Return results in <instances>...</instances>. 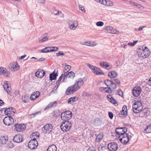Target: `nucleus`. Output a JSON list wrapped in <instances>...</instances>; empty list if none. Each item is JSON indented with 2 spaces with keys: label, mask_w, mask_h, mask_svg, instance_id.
Instances as JSON below:
<instances>
[{
  "label": "nucleus",
  "mask_w": 151,
  "mask_h": 151,
  "mask_svg": "<svg viewBox=\"0 0 151 151\" xmlns=\"http://www.w3.org/2000/svg\"><path fill=\"white\" fill-rule=\"evenodd\" d=\"M83 82L82 79L79 78L76 81L75 83L68 87L65 91V93L67 95H69L79 90L81 87L83 85Z\"/></svg>",
  "instance_id": "nucleus-1"
},
{
  "label": "nucleus",
  "mask_w": 151,
  "mask_h": 151,
  "mask_svg": "<svg viewBox=\"0 0 151 151\" xmlns=\"http://www.w3.org/2000/svg\"><path fill=\"white\" fill-rule=\"evenodd\" d=\"M141 102L139 101L134 102L132 106L133 111L135 113H139L142 109Z\"/></svg>",
  "instance_id": "nucleus-2"
},
{
  "label": "nucleus",
  "mask_w": 151,
  "mask_h": 151,
  "mask_svg": "<svg viewBox=\"0 0 151 151\" xmlns=\"http://www.w3.org/2000/svg\"><path fill=\"white\" fill-rule=\"evenodd\" d=\"M71 126V124L70 122L69 121H65L62 122L60 128L63 132H67L70 129Z\"/></svg>",
  "instance_id": "nucleus-3"
},
{
  "label": "nucleus",
  "mask_w": 151,
  "mask_h": 151,
  "mask_svg": "<svg viewBox=\"0 0 151 151\" xmlns=\"http://www.w3.org/2000/svg\"><path fill=\"white\" fill-rule=\"evenodd\" d=\"M139 49L138 50L137 52V54L140 58H146L148 57L150 55V51L145 50Z\"/></svg>",
  "instance_id": "nucleus-4"
},
{
  "label": "nucleus",
  "mask_w": 151,
  "mask_h": 151,
  "mask_svg": "<svg viewBox=\"0 0 151 151\" xmlns=\"http://www.w3.org/2000/svg\"><path fill=\"white\" fill-rule=\"evenodd\" d=\"M72 113L71 111H67L64 112L61 114V118L63 121H68L71 117Z\"/></svg>",
  "instance_id": "nucleus-5"
},
{
  "label": "nucleus",
  "mask_w": 151,
  "mask_h": 151,
  "mask_svg": "<svg viewBox=\"0 0 151 151\" xmlns=\"http://www.w3.org/2000/svg\"><path fill=\"white\" fill-rule=\"evenodd\" d=\"M3 122L4 124L8 126H10L13 124L14 120L13 118L10 116H6L3 119Z\"/></svg>",
  "instance_id": "nucleus-6"
},
{
  "label": "nucleus",
  "mask_w": 151,
  "mask_h": 151,
  "mask_svg": "<svg viewBox=\"0 0 151 151\" xmlns=\"http://www.w3.org/2000/svg\"><path fill=\"white\" fill-rule=\"evenodd\" d=\"M15 129L17 132H21L24 131L26 128L25 124H23L17 123L14 125Z\"/></svg>",
  "instance_id": "nucleus-7"
},
{
  "label": "nucleus",
  "mask_w": 151,
  "mask_h": 151,
  "mask_svg": "<svg viewBox=\"0 0 151 151\" xmlns=\"http://www.w3.org/2000/svg\"><path fill=\"white\" fill-rule=\"evenodd\" d=\"M127 128L126 127H117L116 128L115 131L117 135H120V136L126 134L127 132Z\"/></svg>",
  "instance_id": "nucleus-8"
},
{
  "label": "nucleus",
  "mask_w": 151,
  "mask_h": 151,
  "mask_svg": "<svg viewBox=\"0 0 151 151\" xmlns=\"http://www.w3.org/2000/svg\"><path fill=\"white\" fill-rule=\"evenodd\" d=\"M121 136H120V137ZM121 137L119 138V141L124 145H126L129 142V139L127 134H124L121 136Z\"/></svg>",
  "instance_id": "nucleus-9"
},
{
  "label": "nucleus",
  "mask_w": 151,
  "mask_h": 151,
  "mask_svg": "<svg viewBox=\"0 0 151 151\" xmlns=\"http://www.w3.org/2000/svg\"><path fill=\"white\" fill-rule=\"evenodd\" d=\"M58 49V48L56 47H47L42 50L41 52L44 53L51 52L57 51Z\"/></svg>",
  "instance_id": "nucleus-10"
},
{
  "label": "nucleus",
  "mask_w": 151,
  "mask_h": 151,
  "mask_svg": "<svg viewBox=\"0 0 151 151\" xmlns=\"http://www.w3.org/2000/svg\"><path fill=\"white\" fill-rule=\"evenodd\" d=\"M52 126L50 124H47L45 125L42 129L43 132L46 133H50L52 131Z\"/></svg>",
  "instance_id": "nucleus-11"
},
{
  "label": "nucleus",
  "mask_w": 151,
  "mask_h": 151,
  "mask_svg": "<svg viewBox=\"0 0 151 151\" xmlns=\"http://www.w3.org/2000/svg\"><path fill=\"white\" fill-rule=\"evenodd\" d=\"M69 28L71 29L75 30L78 26L77 21L75 20H71L68 22Z\"/></svg>",
  "instance_id": "nucleus-12"
},
{
  "label": "nucleus",
  "mask_w": 151,
  "mask_h": 151,
  "mask_svg": "<svg viewBox=\"0 0 151 151\" xmlns=\"http://www.w3.org/2000/svg\"><path fill=\"white\" fill-rule=\"evenodd\" d=\"M118 148V145L116 142H111L108 145V148L110 151H116Z\"/></svg>",
  "instance_id": "nucleus-13"
},
{
  "label": "nucleus",
  "mask_w": 151,
  "mask_h": 151,
  "mask_svg": "<svg viewBox=\"0 0 151 151\" xmlns=\"http://www.w3.org/2000/svg\"><path fill=\"white\" fill-rule=\"evenodd\" d=\"M142 89L139 86L135 87L134 88L132 91V93L135 97L138 96L141 92Z\"/></svg>",
  "instance_id": "nucleus-14"
},
{
  "label": "nucleus",
  "mask_w": 151,
  "mask_h": 151,
  "mask_svg": "<svg viewBox=\"0 0 151 151\" xmlns=\"http://www.w3.org/2000/svg\"><path fill=\"white\" fill-rule=\"evenodd\" d=\"M127 108L126 105H124L122 108V110L120 111L119 114L120 117H125L127 114Z\"/></svg>",
  "instance_id": "nucleus-15"
},
{
  "label": "nucleus",
  "mask_w": 151,
  "mask_h": 151,
  "mask_svg": "<svg viewBox=\"0 0 151 151\" xmlns=\"http://www.w3.org/2000/svg\"><path fill=\"white\" fill-rule=\"evenodd\" d=\"M15 110L13 108L10 107L6 109L4 111V114L8 116H12L13 114L12 113H14Z\"/></svg>",
  "instance_id": "nucleus-16"
},
{
  "label": "nucleus",
  "mask_w": 151,
  "mask_h": 151,
  "mask_svg": "<svg viewBox=\"0 0 151 151\" xmlns=\"http://www.w3.org/2000/svg\"><path fill=\"white\" fill-rule=\"evenodd\" d=\"M13 141L15 142L19 143L22 141V135L18 134L15 136L13 139Z\"/></svg>",
  "instance_id": "nucleus-17"
},
{
  "label": "nucleus",
  "mask_w": 151,
  "mask_h": 151,
  "mask_svg": "<svg viewBox=\"0 0 151 151\" xmlns=\"http://www.w3.org/2000/svg\"><path fill=\"white\" fill-rule=\"evenodd\" d=\"M45 72L42 70L40 69L35 73L36 77L39 78H42L45 75Z\"/></svg>",
  "instance_id": "nucleus-18"
},
{
  "label": "nucleus",
  "mask_w": 151,
  "mask_h": 151,
  "mask_svg": "<svg viewBox=\"0 0 151 151\" xmlns=\"http://www.w3.org/2000/svg\"><path fill=\"white\" fill-rule=\"evenodd\" d=\"M40 93L39 91H36L34 92L31 95L30 99L31 101H34L40 95Z\"/></svg>",
  "instance_id": "nucleus-19"
},
{
  "label": "nucleus",
  "mask_w": 151,
  "mask_h": 151,
  "mask_svg": "<svg viewBox=\"0 0 151 151\" xmlns=\"http://www.w3.org/2000/svg\"><path fill=\"white\" fill-rule=\"evenodd\" d=\"M0 73L6 76H8L9 75V73L7 70L5 68L1 67H0Z\"/></svg>",
  "instance_id": "nucleus-20"
},
{
  "label": "nucleus",
  "mask_w": 151,
  "mask_h": 151,
  "mask_svg": "<svg viewBox=\"0 0 151 151\" xmlns=\"http://www.w3.org/2000/svg\"><path fill=\"white\" fill-rule=\"evenodd\" d=\"M35 142H33V140H30L28 143V147L31 150L33 149L36 148L38 145V143H37L35 145Z\"/></svg>",
  "instance_id": "nucleus-21"
},
{
  "label": "nucleus",
  "mask_w": 151,
  "mask_h": 151,
  "mask_svg": "<svg viewBox=\"0 0 151 151\" xmlns=\"http://www.w3.org/2000/svg\"><path fill=\"white\" fill-rule=\"evenodd\" d=\"M4 87L5 90L8 94H9L11 91V87H9L7 81H5L4 85Z\"/></svg>",
  "instance_id": "nucleus-22"
},
{
  "label": "nucleus",
  "mask_w": 151,
  "mask_h": 151,
  "mask_svg": "<svg viewBox=\"0 0 151 151\" xmlns=\"http://www.w3.org/2000/svg\"><path fill=\"white\" fill-rule=\"evenodd\" d=\"M117 75V73L115 71H112L109 72L108 73V76L112 78H115Z\"/></svg>",
  "instance_id": "nucleus-23"
},
{
  "label": "nucleus",
  "mask_w": 151,
  "mask_h": 151,
  "mask_svg": "<svg viewBox=\"0 0 151 151\" xmlns=\"http://www.w3.org/2000/svg\"><path fill=\"white\" fill-rule=\"evenodd\" d=\"M48 34L47 33H45L43 35V37L42 39L39 40L40 42H42L47 41L48 39V37H47Z\"/></svg>",
  "instance_id": "nucleus-24"
},
{
  "label": "nucleus",
  "mask_w": 151,
  "mask_h": 151,
  "mask_svg": "<svg viewBox=\"0 0 151 151\" xmlns=\"http://www.w3.org/2000/svg\"><path fill=\"white\" fill-rule=\"evenodd\" d=\"M93 72L97 75H104V73L102 72L101 70L96 67Z\"/></svg>",
  "instance_id": "nucleus-25"
},
{
  "label": "nucleus",
  "mask_w": 151,
  "mask_h": 151,
  "mask_svg": "<svg viewBox=\"0 0 151 151\" xmlns=\"http://www.w3.org/2000/svg\"><path fill=\"white\" fill-rule=\"evenodd\" d=\"M57 104V102L56 101H55L54 102L50 103L45 107L44 110H46L49 108H51L52 107H53L54 106H55Z\"/></svg>",
  "instance_id": "nucleus-26"
},
{
  "label": "nucleus",
  "mask_w": 151,
  "mask_h": 151,
  "mask_svg": "<svg viewBox=\"0 0 151 151\" xmlns=\"http://www.w3.org/2000/svg\"><path fill=\"white\" fill-rule=\"evenodd\" d=\"M103 4L107 6H111L113 5V3L111 1L108 0H104Z\"/></svg>",
  "instance_id": "nucleus-27"
},
{
  "label": "nucleus",
  "mask_w": 151,
  "mask_h": 151,
  "mask_svg": "<svg viewBox=\"0 0 151 151\" xmlns=\"http://www.w3.org/2000/svg\"><path fill=\"white\" fill-rule=\"evenodd\" d=\"M66 75L68 76V78L73 79L75 76V74L72 71L68 72L66 73Z\"/></svg>",
  "instance_id": "nucleus-28"
},
{
  "label": "nucleus",
  "mask_w": 151,
  "mask_h": 151,
  "mask_svg": "<svg viewBox=\"0 0 151 151\" xmlns=\"http://www.w3.org/2000/svg\"><path fill=\"white\" fill-rule=\"evenodd\" d=\"M77 100L78 98L77 97H73L70 98L68 100V104H72Z\"/></svg>",
  "instance_id": "nucleus-29"
},
{
  "label": "nucleus",
  "mask_w": 151,
  "mask_h": 151,
  "mask_svg": "<svg viewBox=\"0 0 151 151\" xmlns=\"http://www.w3.org/2000/svg\"><path fill=\"white\" fill-rule=\"evenodd\" d=\"M82 44L83 45H87L89 46H93L96 45V43L93 42H83Z\"/></svg>",
  "instance_id": "nucleus-30"
},
{
  "label": "nucleus",
  "mask_w": 151,
  "mask_h": 151,
  "mask_svg": "<svg viewBox=\"0 0 151 151\" xmlns=\"http://www.w3.org/2000/svg\"><path fill=\"white\" fill-rule=\"evenodd\" d=\"M58 75L56 73H55L54 72L50 74L49 76L50 80L52 81V80H55Z\"/></svg>",
  "instance_id": "nucleus-31"
},
{
  "label": "nucleus",
  "mask_w": 151,
  "mask_h": 151,
  "mask_svg": "<svg viewBox=\"0 0 151 151\" xmlns=\"http://www.w3.org/2000/svg\"><path fill=\"white\" fill-rule=\"evenodd\" d=\"M57 147L55 145H52L49 146L47 150V151H56Z\"/></svg>",
  "instance_id": "nucleus-32"
},
{
  "label": "nucleus",
  "mask_w": 151,
  "mask_h": 151,
  "mask_svg": "<svg viewBox=\"0 0 151 151\" xmlns=\"http://www.w3.org/2000/svg\"><path fill=\"white\" fill-rule=\"evenodd\" d=\"M0 140L2 144H5L8 140V137L6 136L2 137H1Z\"/></svg>",
  "instance_id": "nucleus-33"
},
{
  "label": "nucleus",
  "mask_w": 151,
  "mask_h": 151,
  "mask_svg": "<svg viewBox=\"0 0 151 151\" xmlns=\"http://www.w3.org/2000/svg\"><path fill=\"white\" fill-rule=\"evenodd\" d=\"M71 68V67L70 65H67L66 64H65V67L63 70V72L64 73H66L68 72V71H69Z\"/></svg>",
  "instance_id": "nucleus-34"
},
{
  "label": "nucleus",
  "mask_w": 151,
  "mask_h": 151,
  "mask_svg": "<svg viewBox=\"0 0 151 151\" xmlns=\"http://www.w3.org/2000/svg\"><path fill=\"white\" fill-rule=\"evenodd\" d=\"M144 132L145 133H151V124L147 126L146 128L145 129Z\"/></svg>",
  "instance_id": "nucleus-35"
},
{
  "label": "nucleus",
  "mask_w": 151,
  "mask_h": 151,
  "mask_svg": "<svg viewBox=\"0 0 151 151\" xmlns=\"http://www.w3.org/2000/svg\"><path fill=\"white\" fill-rule=\"evenodd\" d=\"M66 74V73H64L61 75V76H63V78L62 82H66L68 81V80L69 78L68 76Z\"/></svg>",
  "instance_id": "nucleus-36"
},
{
  "label": "nucleus",
  "mask_w": 151,
  "mask_h": 151,
  "mask_svg": "<svg viewBox=\"0 0 151 151\" xmlns=\"http://www.w3.org/2000/svg\"><path fill=\"white\" fill-rule=\"evenodd\" d=\"M103 137V134H98L96 139V141L97 142H100Z\"/></svg>",
  "instance_id": "nucleus-37"
},
{
  "label": "nucleus",
  "mask_w": 151,
  "mask_h": 151,
  "mask_svg": "<svg viewBox=\"0 0 151 151\" xmlns=\"http://www.w3.org/2000/svg\"><path fill=\"white\" fill-rule=\"evenodd\" d=\"M113 81L110 80H107L104 81L105 84L108 87L111 86Z\"/></svg>",
  "instance_id": "nucleus-38"
},
{
  "label": "nucleus",
  "mask_w": 151,
  "mask_h": 151,
  "mask_svg": "<svg viewBox=\"0 0 151 151\" xmlns=\"http://www.w3.org/2000/svg\"><path fill=\"white\" fill-rule=\"evenodd\" d=\"M30 137L31 138L33 137L37 139L39 137V133L37 132L32 133V134L31 135Z\"/></svg>",
  "instance_id": "nucleus-39"
},
{
  "label": "nucleus",
  "mask_w": 151,
  "mask_h": 151,
  "mask_svg": "<svg viewBox=\"0 0 151 151\" xmlns=\"http://www.w3.org/2000/svg\"><path fill=\"white\" fill-rule=\"evenodd\" d=\"M86 65H87L89 67V69L91 70L92 72H93L94 71L96 67L92 65H91L89 63L87 64Z\"/></svg>",
  "instance_id": "nucleus-40"
},
{
  "label": "nucleus",
  "mask_w": 151,
  "mask_h": 151,
  "mask_svg": "<svg viewBox=\"0 0 151 151\" xmlns=\"http://www.w3.org/2000/svg\"><path fill=\"white\" fill-rule=\"evenodd\" d=\"M109 101L112 103L114 104L116 106H117L118 105V104L116 101L113 98H111V99Z\"/></svg>",
  "instance_id": "nucleus-41"
},
{
  "label": "nucleus",
  "mask_w": 151,
  "mask_h": 151,
  "mask_svg": "<svg viewBox=\"0 0 151 151\" xmlns=\"http://www.w3.org/2000/svg\"><path fill=\"white\" fill-rule=\"evenodd\" d=\"M143 113L145 115H147L150 114V112L147 109H146L143 110Z\"/></svg>",
  "instance_id": "nucleus-42"
},
{
  "label": "nucleus",
  "mask_w": 151,
  "mask_h": 151,
  "mask_svg": "<svg viewBox=\"0 0 151 151\" xmlns=\"http://www.w3.org/2000/svg\"><path fill=\"white\" fill-rule=\"evenodd\" d=\"M111 87L112 89H116V85L115 83L113 82L111 85Z\"/></svg>",
  "instance_id": "nucleus-43"
},
{
  "label": "nucleus",
  "mask_w": 151,
  "mask_h": 151,
  "mask_svg": "<svg viewBox=\"0 0 151 151\" xmlns=\"http://www.w3.org/2000/svg\"><path fill=\"white\" fill-rule=\"evenodd\" d=\"M79 10H81L83 12L85 13L86 10L85 9L84 7L82 5H79Z\"/></svg>",
  "instance_id": "nucleus-44"
},
{
  "label": "nucleus",
  "mask_w": 151,
  "mask_h": 151,
  "mask_svg": "<svg viewBox=\"0 0 151 151\" xmlns=\"http://www.w3.org/2000/svg\"><path fill=\"white\" fill-rule=\"evenodd\" d=\"M104 23L102 22H98L96 23V25L98 26H102L104 25Z\"/></svg>",
  "instance_id": "nucleus-45"
},
{
  "label": "nucleus",
  "mask_w": 151,
  "mask_h": 151,
  "mask_svg": "<svg viewBox=\"0 0 151 151\" xmlns=\"http://www.w3.org/2000/svg\"><path fill=\"white\" fill-rule=\"evenodd\" d=\"M87 151H96V149L94 147H90L88 149Z\"/></svg>",
  "instance_id": "nucleus-46"
},
{
  "label": "nucleus",
  "mask_w": 151,
  "mask_h": 151,
  "mask_svg": "<svg viewBox=\"0 0 151 151\" xmlns=\"http://www.w3.org/2000/svg\"><path fill=\"white\" fill-rule=\"evenodd\" d=\"M56 55L57 56H63L64 55V54L63 52L61 51L57 53Z\"/></svg>",
  "instance_id": "nucleus-47"
},
{
  "label": "nucleus",
  "mask_w": 151,
  "mask_h": 151,
  "mask_svg": "<svg viewBox=\"0 0 151 151\" xmlns=\"http://www.w3.org/2000/svg\"><path fill=\"white\" fill-rule=\"evenodd\" d=\"M105 149V147L104 146H102L100 145L98 147L99 150V151H102L104 150Z\"/></svg>",
  "instance_id": "nucleus-48"
},
{
  "label": "nucleus",
  "mask_w": 151,
  "mask_h": 151,
  "mask_svg": "<svg viewBox=\"0 0 151 151\" xmlns=\"http://www.w3.org/2000/svg\"><path fill=\"white\" fill-rule=\"evenodd\" d=\"M108 89L105 91L106 92L108 93H111L112 92V90L111 89V86L108 87Z\"/></svg>",
  "instance_id": "nucleus-49"
},
{
  "label": "nucleus",
  "mask_w": 151,
  "mask_h": 151,
  "mask_svg": "<svg viewBox=\"0 0 151 151\" xmlns=\"http://www.w3.org/2000/svg\"><path fill=\"white\" fill-rule=\"evenodd\" d=\"M109 116L111 119H112L113 117V114L111 112H109L108 113Z\"/></svg>",
  "instance_id": "nucleus-50"
},
{
  "label": "nucleus",
  "mask_w": 151,
  "mask_h": 151,
  "mask_svg": "<svg viewBox=\"0 0 151 151\" xmlns=\"http://www.w3.org/2000/svg\"><path fill=\"white\" fill-rule=\"evenodd\" d=\"M8 147L10 148H13L14 147V146L12 143H9L8 145Z\"/></svg>",
  "instance_id": "nucleus-51"
},
{
  "label": "nucleus",
  "mask_w": 151,
  "mask_h": 151,
  "mask_svg": "<svg viewBox=\"0 0 151 151\" xmlns=\"http://www.w3.org/2000/svg\"><path fill=\"white\" fill-rule=\"evenodd\" d=\"M113 80V81H115L117 84L118 85H119L120 84V81L119 79H114Z\"/></svg>",
  "instance_id": "nucleus-52"
},
{
  "label": "nucleus",
  "mask_w": 151,
  "mask_h": 151,
  "mask_svg": "<svg viewBox=\"0 0 151 151\" xmlns=\"http://www.w3.org/2000/svg\"><path fill=\"white\" fill-rule=\"evenodd\" d=\"M106 63V62H101L100 63V65L103 68H104V67L105 66V65Z\"/></svg>",
  "instance_id": "nucleus-53"
},
{
  "label": "nucleus",
  "mask_w": 151,
  "mask_h": 151,
  "mask_svg": "<svg viewBox=\"0 0 151 151\" xmlns=\"http://www.w3.org/2000/svg\"><path fill=\"white\" fill-rule=\"evenodd\" d=\"M31 139L30 140H33V142H35V145H36V143H38L37 142L36 140V139L34 138H31Z\"/></svg>",
  "instance_id": "nucleus-54"
},
{
  "label": "nucleus",
  "mask_w": 151,
  "mask_h": 151,
  "mask_svg": "<svg viewBox=\"0 0 151 151\" xmlns=\"http://www.w3.org/2000/svg\"><path fill=\"white\" fill-rule=\"evenodd\" d=\"M19 91L17 89L14 92V94L15 96H17L19 95Z\"/></svg>",
  "instance_id": "nucleus-55"
},
{
  "label": "nucleus",
  "mask_w": 151,
  "mask_h": 151,
  "mask_svg": "<svg viewBox=\"0 0 151 151\" xmlns=\"http://www.w3.org/2000/svg\"><path fill=\"white\" fill-rule=\"evenodd\" d=\"M113 97L110 94H109L107 96V99L109 101L111 99V98Z\"/></svg>",
  "instance_id": "nucleus-56"
},
{
  "label": "nucleus",
  "mask_w": 151,
  "mask_h": 151,
  "mask_svg": "<svg viewBox=\"0 0 151 151\" xmlns=\"http://www.w3.org/2000/svg\"><path fill=\"white\" fill-rule=\"evenodd\" d=\"M59 86V85H55L53 88V89L52 90V91H55L56 89H57L58 87Z\"/></svg>",
  "instance_id": "nucleus-57"
},
{
  "label": "nucleus",
  "mask_w": 151,
  "mask_h": 151,
  "mask_svg": "<svg viewBox=\"0 0 151 151\" xmlns=\"http://www.w3.org/2000/svg\"><path fill=\"white\" fill-rule=\"evenodd\" d=\"M129 2L130 4L132 5H133L134 6H135V5L136 4V3L135 2H134L132 1H129Z\"/></svg>",
  "instance_id": "nucleus-58"
},
{
  "label": "nucleus",
  "mask_w": 151,
  "mask_h": 151,
  "mask_svg": "<svg viewBox=\"0 0 151 151\" xmlns=\"http://www.w3.org/2000/svg\"><path fill=\"white\" fill-rule=\"evenodd\" d=\"M142 48L143 49L142 50H145H145H147V51H150V50L148 49V48L146 46H143L142 47Z\"/></svg>",
  "instance_id": "nucleus-59"
},
{
  "label": "nucleus",
  "mask_w": 151,
  "mask_h": 151,
  "mask_svg": "<svg viewBox=\"0 0 151 151\" xmlns=\"http://www.w3.org/2000/svg\"><path fill=\"white\" fill-rule=\"evenodd\" d=\"M83 96H90V95L88 93L86 92H84L83 94Z\"/></svg>",
  "instance_id": "nucleus-60"
},
{
  "label": "nucleus",
  "mask_w": 151,
  "mask_h": 151,
  "mask_svg": "<svg viewBox=\"0 0 151 151\" xmlns=\"http://www.w3.org/2000/svg\"><path fill=\"white\" fill-rule=\"evenodd\" d=\"M96 1L99 2L101 4H103L104 3L103 1L104 0H95Z\"/></svg>",
  "instance_id": "nucleus-61"
},
{
  "label": "nucleus",
  "mask_w": 151,
  "mask_h": 151,
  "mask_svg": "<svg viewBox=\"0 0 151 151\" xmlns=\"http://www.w3.org/2000/svg\"><path fill=\"white\" fill-rule=\"evenodd\" d=\"M109 65L108 63L106 62L105 65V66L104 67L105 68H107L108 67H109Z\"/></svg>",
  "instance_id": "nucleus-62"
},
{
  "label": "nucleus",
  "mask_w": 151,
  "mask_h": 151,
  "mask_svg": "<svg viewBox=\"0 0 151 151\" xmlns=\"http://www.w3.org/2000/svg\"><path fill=\"white\" fill-rule=\"evenodd\" d=\"M38 1L41 3H44L45 2V0H38Z\"/></svg>",
  "instance_id": "nucleus-63"
},
{
  "label": "nucleus",
  "mask_w": 151,
  "mask_h": 151,
  "mask_svg": "<svg viewBox=\"0 0 151 151\" xmlns=\"http://www.w3.org/2000/svg\"><path fill=\"white\" fill-rule=\"evenodd\" d=\"M149 85L151 86V77L149 79L148 82Z\"/></svg>",
  "instance_id": "nucleus-64"
}]
</instances>
